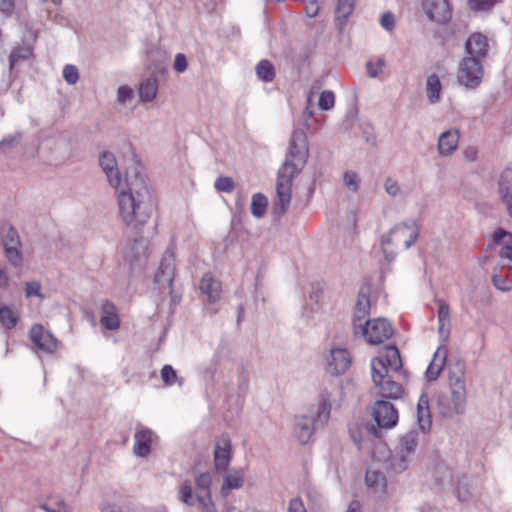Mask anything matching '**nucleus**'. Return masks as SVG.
Here are the masks:
<instances>
[{"mask_svg":"<svg viewBox=\"0 0 512 512\" xmlns=\"http://www.w3.org/2000/svg\"><path fill=\"white\" fill-rule=\"evenodd\" d=\"M418 229L413 222L396 224L382 236L381 248L385 259L393 261L399 252L407 250L417 239Z\"/></svg>","mask_w":512,"mask_h":512,"instance_id":"nucleus-4","label":"nucleus"},{"mask_svg":"<svg viewBox=\"0 0 512 512\" xmlns=\"http://www.w3.org/2000/svg\"><path fill=\"white\" fill-rule=\"evenodd\" d=\"M14 0H0V11L10 13L14 9Z\"/></svg>","mask_w":512,"mask_h":512,"instance_id":"nucleus-58","label":"nucleus"},{"mask_svg":"<svg viewBox=\"0 0 512 512\" xmlns=\"http://www.w3.org/2000/svg\"><path fill=\"white\" fill-rule=\"evenodd\" d=\"M30 338L32 343L43 352L53 353L57 349L56 338L40 324L32 326Z\"/></svg>","mask_w":512,"mask_h":512,"instance_id":"nucleus-16","label":"nucleus"},{"mask_svg":"<svg viewBox=\"0 0 512 512\" xmlns=\"http://www.w3.org/2000/svg\"><path fill=\"white\" fill-rule=\"evenodd\" d=\"M484 75L482 64L473 58H463L457 71V80L460 85L468 88L475 89L481 82Z\"/></svg>","mask_w":512,"mask_h":512,"instance_id":"nucleus-8","label":"nucleus"},{"mask_svg":"<svg viewBox=\"0 0 512 512\" xmlns=\"http://www.w3.org/2000/svg\"><path fill=\"white\" fill-rule=\"evenodd\" d=\"M421 6L428 20L437 25H445L452 18L450 0H422Z\"/></svg>","mask_w":512,"mask_h":512,"instance_id":"nucleus-11","label":"nucleus"},{"mask_svg":"<svg viewBox=\"0 0 512 512\" xmlns=\"http://www.w3.org/2000/svg\"><path fill=\"white\" fill-rule=\"evenodd\" d=\"M335 105V95L332 91H323L318 100V107L321 110H331Z\"/></svg>","mask_w":512,"mask_h":512,"instance_id":"nucleus-44","label":"nucleus"},{"mask_svg":"<svg viewBox=\"0 0 512 512\" xmlns=\"http://www.w3.org/2000/svg\"><path fill=\"white\" fill-rule=\"evenodd\" d=\"M0 322L8 329L13 328L17 323L15 313L9 307L0 308Z\"/></svg>","mask_w":512,"mask_h":512,"instance_id":"nucleus-42","label":"nucleus"},{"mask_svg":"<svg viewBox=\"0 0 512 512\" xmlns=\"http://www.w3.org/2000/svg\"><path fill=\"white\" fill-rule=\"evenodd\" d=\"M369 344H381L393 335L391 324L384 318H375L363 322L358 326Z\"/></svg>","mask_w":512,"mask_h":512,"instance_id":"nucleus-10","label":"nucleus"},{"mask_svg":"<svg viewBox=\"0 0 512 512\" xmlns=\"http://www.w3.org/2000/svg\"><path fill=\"white\" fill-rule=\"evenodd\" d=\"M385 192L391 197H399L403 195V190L398 183V181L394 178L388 177L385 179L383 184Z\"/></svg>","mask_w":512,"mask_h":512,"instance_id":"nucleus-43","label":"nucleus"},{"mask_svg":"<svg viewBox=\"0 0 512 512\" xmlns=\"http://www.w3.org/2000/svg\"><path fill=\"white\" fill-rule=\"evenodd\" d=\"M446 358H447L446 350L441 347L438 348L436 350V352L434 353L433 359L430 362V364L426 370V373H425V376L428 381H434L439 377V375L445 365Z\"/></svg>","mask_w":512,"mask_h":512,"instance_id":"nucleus-28","label":"nucleus"},{"mask_svg":"<svg viewBox=\"0 0 512 512\" xmlns=\"http://www.w3.org/2000/svg\"><path fill=\"white\" fill-rule=\"evenodd\" d=\"M441 82L436 74H431L426 81V93L430 103L434 104L440 100Z\"/></svg>","mask_w":512,"mask_h":512,"instance_id":"nucleus-35","label":"nucleus"},{"mask_svg":"<svg viewBox=\"0 0 512 512\" xmlns=\"http://www.w3.org/2000/svg\"><path fill=\"white\" fill-rule=\"evenodd\" d=\"M20 142V136L19 135H12L4 138L0 142V153L7 152L10 148L14 147L15 145L19 144Z\"/></svg>","mask_w":512,"mask_h":512,"instance_id":"nucleus-50","label":"nucleus"},{"mask_svg":"<svg viewBox=\"0 0 512 512\" xmlns=\"http://www.w3.org/2000/svg\"><path fill=\"white\" fill-rule=\"evenodd\" d=\"M342 182L346 190L351 193H357L360 189L361 178L356 172L347 170L342 175Z\"/></svg>","mask_w":512,"mask_h":512,"instance_id":"nucleus-38","label":"nucleus"},{"mask_svg":"<svg viewBox=\"0 0 512 512\" xmlns=\"http://www.w3.org/2000/svg\"><path fill=\"white\" fill-rule=\"evenodd\" d=\"M493 241L499 247L496 267L512 272V233L498 229L493 234Z\"/></svg>","mask_w":512,"mask_h":512,"instance_id":"nucleus-13","label":"nucleus"},{"mask_svg":"<svg viewBox=\"0 0 512 512\" xmlns=\"http://www.w3.org/2000/svg\"><path fill=\"white\" fill-rule=\"evenodd\" d=\"M133 97V91L128 86H120L117 90V101L120 104H126L131 101Z\"/></svg>","mask_w":512,"mask_h":512,"instance_id":"nucleus-49","label":"nucleus"},{"mask_svg":"<svg viewBox=\"0 0 512 512\" xmlns=\"http://www.w3.org/2000/svg\"><path fill=\"white\" fill-rule=\"evenodd\" d=\"M367 70H368V74H369L370 77H376L378 75V73H379L378 70H375V68L372 67V63L371 62H369L367 64Z\"/></svg>","mask_w":512,"mask_h":512,"instance_id":"nucleus-61","label":"nucleus"},{"mask_svg":"<svg viewBox=\"0 0 512 512\" xmlns=\"http://www.w3.org/2000/svg\"><path fill=\"white\" fill-rule=\"evenodd\" d=\"M438 305L437 319H438V334L442 341H446L450 334V309L448 304L439 299L436 301Z\"/></svg>","mask_w":512,"mask_h":512,"instance_id":"nucleus-25","label":"nucleus"},{"mask_svg":"<svg viewBox=\"0 0 512 512\" xmlns=\"http://www.w3.org/2000/svg\"><path fill=\"white\" fill-rule=\"evenodd\" d=\"M268 200L265 195L256 193L252 196L250 210L253 216L262 218L266 214Z\"/></svg>","mask_w":512,"mask_h":512,"instance_id":"nucleus-36","label":"nucleus"},{"mask_svg":"<svg viewBox=\"0 0 512 512\" xmlns=\"http://www.w3.org/2000/svg\"><path fill=\"white\" fill-rule=\"evenodd\" d=\"M161 379L167 386L178 384L182 386V380L178 377L177 372L171 365H164L160 371Z\"/></svg>","mask_w":512,"mask_h":512,"instance_id":"nucleus-40","label":"nucleus"},{"mask_svg":"<svg viewBox=\"0 0 512 512\" xmlns=\"http://www.w3.org/2000/svg\"><path fill=\"white\" fill-rule=\"evenodd\" d=\"M505 269L495 267L492 274V283L496 289L507 292L512 290V272L504 273Z\"/></svg>","mask_w":512,"mask_h":512,"instance_id":"nucleus-32","label":"nucleus"},{"mask_svg":"<svg viewBox=\"0 0 512 512\" xmlns=\"http://www.w3.org/2000/svg\"><path fill=\"white\" fill-rule=\"evenodd\" d=\"M294 433L301 444L308 443L314 433V419L306 415L297 416Z\"/></svg>","mask_w":512,"mask_h":512,"instance_id":"nucleus-23","label":"nucleus"},{"mask_svg":"<svg viewBox=\"0 0 512 512\" xmlns=\"http://www.w3.org/2000/svg\"><path fill=\"white\" fill-rule=\"evenodd\" d=\"M8 236L10 237V243H5V254L12 264L18 265L22 260V255L18 249V237L16 235V232L13 230L9 231Z\"/></svg>","mask_w":512,"mask_h":512,"instance_id":"nucleus-31","label":"nucleus"},{"mask_svg":"<svg viewBox=\"0 0 512 512\" xmlns=\"http://www.w3.org/2000/svg\"><path fill=\"white\" fill-rule=\"evenodd\" d=\"M477 156H478V151H477V149H475L473 147L466 148L463 151V157H464L465 161H467V162H470V163L475 162L477 160Z\"/></svg>","mask_w":512,"mask_h":512,"instance_id":"nucleus-56","label":"nucleus"},{"mask_svg":"<svg viewBox=\"0 0 512 512\" xmlns=\"http://www.w3.org/2000/svg\"><path fill=\"white\" fill-rule=\"evenodd\" d=\"M104 512H122V510L118 507H112V508L105 510Z\"/></svg>","mask_w":512,"mask_h":512,"instance_id":"nucleus-63","label":"nucleus"},{"mask_svg":"<svg viewBox=\"0 0 512 512\" xmlns=\"http://www.w3.org/2000/svg\"><path fill=\"white\" fill-rule=\"evenodd\" d=\"M33 48L30 44L14 49L10 54V67L13 68L19 61L31 58Z\"/></svg>","mask_w":512,"mask_h":512,"instance_id":"nucleus-39","label":"nucleus"},{"mask_svg":"<svg viewBox=\"0 0 512 512\" xmlns=\"http://www.w3.org/2000/svg\"><path fill=\"white\" fill-rule=\"evenodd\" d=\"M401 357L395 346H387L372 360V380L380 395L399 398L403 393L399 380L402 378Z\"/></svg>","mask_w":512,"mask_h":512,"instance_id":"nucleus-2","label":"nucleus"},{"mask_svg":"<svg viewBox=\"0 0 512 512\" xmlns=\"http://www.w3.org/2000/svg\"><path fill=\"white\" fill-rule=\"evenodd\" d=\"M312 93H310L308 95V98H307V105H306V108L303 112V116H304V120L305 122H307L308 119L312 118L313 115H314V110L312 108Z\"/></svg>","mask_w":512,"mask_h":512,"instance_id":"nucleus-57","label":"nucleus"},{"mask_svg":"<svg viewBox=\"0 0 512 512\" xmlns=\"http://www.w3.org/2000/svg\"><path fill=\"white\" fill-rule=\"evenodd\" d=\"M305 12L307 16L313 18L318 15L319 5L316 0H311L305 7Z\"/></svg>","mask_w":512,"mask_h":512,"instance_id":"nucleus-55","label":"nucleus"},{"mask_svg":"<svg viewBox=\"0 0 512 512\" xmlns=\"http://www.w3.org/2000/svg\"><path fill=\"white\" fill-rule=\"evenodd\" d=\"M211 484L210 474L202 473L196 478V491L193 493L192 483L184 480L178 488L179 500L189 507L198 503L202 512H217L211 497Z\"/></svg>","mask_w":512,"mask_h":512,"instance_id":"nucleus-5","label":"nucleus"},{"mask_svg":"<svg viewBox=\"0 0 512 512\" xmlns=\"http://www.w3.org/2000/svg\"><path fill=\"white\" fill-rule=\"evenodd\" d=\"M373 417L379 428L388 429L397 424L398 411L392 403L380 400L374 404Z\"/></svg>","mask_w":512,"mask_h":512,"instance_id":"nucleus-14","label":"nucleus"},{"mask_svg":"<svg viewBox=\"0 0 512 512\" xmlns=\"http://www.w3.org/2000/svg\"><path fill=\"white\" fill-rule=\"evenodd\" d=\"M102 316L101 323L109 330H116L119 328V319L116 313V307L113 303L105 301L101 307Z\"/></svg>","mask_w":512,"mask_h":512,"instance_id":"nucleus-29","label":"nucleus"},{"mask_svg":"<svg viewBox=\"0 0 512 512\" xmlns=\"http://www.w3.org/2000/svg\"><path fill=\"white\" fill-rule=\"evenodd\" d=\"M465 49L469 56L466 58L476 59L481 63L488 51V40L481 33H473L465 43Z\"/></svg>","mask_w":512,"mask_h":512,"instance_id":"nucleus-18","label":"nucleus"},{"mask_svg":"<svg viewBox=\"0 0 512 512\" xmlns=\"http://www.w3.org/2000/svg\"><path fill=\"white\" fill-rule=\"evenodd\" d=\"M99 165L106 175L108 183L118 194L119 213L123 223L131 233L140 234L141 228L150 218L146 199L149 195L148 185L140 164L133 163L122 179L116 157L111 152H104L99 158Z\"/></svg>","mask_w":512,"mask_h":512,"instance_id":"nucleus-1","label":"nucleus"},{"mask_svg":"<svg viewBox=\"0 0 512 512\" xmlns=\"http://www.w3.org/2000/svg\"><path fill=\"white\" fill-rule=\"evenodd\" d=\"M244 485V474L240 470L229 471L223 479V485L221 487V493L228 495L230 490L240 489Z\"/></svg>","mask_w":512,"mask_h":512,"instance_id":"nucleus-30","label":"nucleus"},{"mask_svg":"<svg viewBox=\"0 0 512 512\" xmlns=\"http://www.w3.org/2000/svg\"><path fill=\"white\" fill-rule=\"evenodd\" d=\"M355 0H338L336 7V20L342 26L354 10Z\"/></svg>","mask_w":512,"mask_h":512,"instance_id":"nucleus-37","label":"nucleus"},{"mask_svg":"<svg viewBox=\"0 0 512 512\" xmlns=\"http://www.w3.org/2000/svg\"><path fill=\"white\" fill-rule=\"evenodd\" d=\"M351 358L346 349H331L326 357V371L331 375H340L347 371Z\"/></svg>","mask_w":512,"mask_h":512,"instance_id":"nucleus-15","label":"nucleus"},{"mask_svg":"<svg viewBox=\"0 0 512 512\" xmlns=\"http://www.w3.org/2000/svg\"><path fill=\"white\" fill-rule=\"evenodd\" d=\"M172 254H165L158 272L155 275V282L163 287L171 288L174 274H175V263Z\"/></svg>","mask_w":512,"mask_h":512,"instance_id":"nucleus-20","label":"nucleus"},{"mask_svg":"<svg viewBox=\"0 0 512 512\" xmlns=\"http://www.w3.org/2000/svg\"><path fill=\"white\" fill-rule=\"evenodd\" d=\"M497 0H469V6L475 11L485 10L494 5Z\"/></svg>","mask_w":512,"mask_h":512,"instance_id":"nucleus-52","label":"nucleus"},{"mask_svg":"<svg viewBox=\"0 0 512 512\" xmlns=\"http://www.w3.org/2000/svg\"><path fill=\"white\" fill-rule=\"evenodd\" d=\"M459 131L457 129H450L443 132L438 139V152L443 157L451 156L459 144Z\"/></svg>","mask_w":512,"mask_h":512,"instance_id":"nucleus-21","label":"nucleus"},{"mask_svg":"<svg viewBox=\"0 0 512 512\" xmlns=\"http://www.w3.org/2000/svg\"><path fill=\"white\" fill-rule=\"evenodd\" d=\"M417 432L409 431L401 437L400 444L396 454L391 459V468L395 472H402L407 469L411 462L412 455L414 454L417 446Z\"/></svg>","mask_w":512,"mask_h":512,"instance_id":"nucleus-9","label":"nucleus"},{"mask_svg":"<svg viewBox=\"0 0 512 512\" xmlns=\"http://www.w3.org/2000/svg\"><path fill=\"white\" fill-rule=\"evenodd\" d=\"M256 73L258 77L265 81H272L274 78V68L269 61L263 60L256 66Z\"/></svg>","mask_w":512,"mask_h":512,"instance_id":"nucleus-41","label":"nucleus"},{"mask_svg":"<svg viewBox=\"0 0 512 512\" xmlns=\"http://www.w3.org/2000/svg\"><path fill=\"white\" fill-rule=\"evenodd\" d=\"M449 394L440 395L437 399L439 414L453 419L465 413L467 391L465 383V365L457 362L454 369L449 370Z\"/></svg>","mask_w":512,"mask_h":512,"instance_id":"nucleus-3","label":"nucleus"},{"mask_svg":"<svg viewBox=\"0 0 512 512\" xmlns=\"http://www.w3.org/2000/svg\"><path fill=\"white\" fill-rule=\"evenodd\" d=\"M365 482L368 487L376 491H382L385 487L386 479L382 472L370 467L366 471Z\"/></svg>","mask_w":512,"mask_h":512,"instance_id":"nucleus-34","label":"nucleus"},{"mask_svg":"<svg viewBox=\"0 0 512 512\" xmlns=\"http://www.w3.org/2000/svg\"><path fill=\"white\" fill-rule=\"evenodd\" d=\"M380 23L384 29L392 31L395 26V17L392 13L387 12L381 17Z\"/></svg>","mask_w":512,"mask_h":512,"instance_id":"nucleus-53","label":"nucleus"},{"mask_svg":"<svg viewBox=\"0 0 512 512\" xmlns=\"http://www.w3.org/2000/svg\"><path fill=\"white\" fill-rule=\"evenodd\" d=\"M43 4H52L55 7H58L61 4L62 0H40Z\"/></svg>","mask_w":512,"mask_h":512,"instance_id":"nucleus-62","label":"nucleus"},{"mask_svg":"<svg viewBox=\"0 0 512 512\" xmlns=\"http://www.w3.org/2000/svg\"><path fill=\"white\" fill-rule=\"evenodd\" d=\"M309 157L308 139L306 134L297 130L293 133L289 152L280 168H288L290 172L299 174L305 167Z\"/></svg>","mask_w":512,"mask_h":512,"instance_id":"nucleus-7","label":"nucleus"},{"mask_svg":"<svg viewBox=\"0 0 512 512\" xmlns=\"http://www.w3.org/2000/svg\"><path fill=\"white\" fill-rule=\"evenodd\" d=\"M36 38H37V34L36 33H31V35H30L31 42H34L36 40Z\"/></svg>","mask_w":512,"mask_h":512,"instance_id":"nucleus-64","label":"nucleus"},{"mask_svg":"<svg viewBox=\"0 0 512 512\" xmlns=\"http://www.w3.org/2000/svg\"><path fill=\"white\" fill-rule=\"evenodd\" d=\"M341 394L342 391L340 387L335 384L324 386L320 389L315 415L317 422L326 423L329 420L332 406L338 404L336 396H340Z\"/></svg>","mask_w":512,"mask_h":512,"instance_id":"nucleus-12","label":"nucleus"},{"mask_svg":"<svg viewBox=\"0 0 512 512\" xmlns=\"http://www.w3.org/2000/svg\"><path fill=\"white\" fill-rule=\"evenodd\" d=\"M158 81L156 78H148L143 81L139 88V96L143 102H151L157 95Z\"/></svg>","mask_w":512,"mask_h":512,"instance_id":"nucleus-33","label":"nucleus"},{"mask_svg":"<svg viewBox=\"0 0 512 512\" xmlns=\"http://www.w3.org/2000/svg\"><path fill=\"white\" fill-rule=\"evenodd\" d=\"M41 508L46 512H70L65 502L61 499L50 500L49 502L43 503Z\"/></svg>","mask_w":512,"mask_h":512,"instance_id":"nucleus-45","label":"nucleus"},{"mask_svg":"<svg viewBox=\"0 0 512 512\" xmlns=\"http://www.w3.org/2000/svg\"><path fill=\"white\" fill-rule=\"evenodd\" d=\"M417 423L422 431H427L431 427V412L429 406V397L422 393L417 403Z\"/></svg>","mask_w":512,"mask_h":512,"instance_id":"nucleus-26","label":"nucleus"},{"mask_svg":"<svg viewBox=\"0 0 512 512\" xmlns=\"http://www.w3.org/2000/svg\"><path fill=\"white\" fill-rule=\"evenodd\" d=\"M216 190L220 192L230 193L234 190L235 184L230 177H219L216 179L214 184Z\"/></svg>","mask_w":512,"mask_h":512,"instance_id":"nucleus-47","label":"nucleus"},{"mask_svg":"<svg viewBox=\"0 0 512 512\" xmlns=\"http://www.w3.org/2000/svg\"><path fill=\"white\" fill-rule=\"evenodd\" d=\"M288 512H306V509L303 502L299 498H295L290 501Z\"/></svg>","mask_w":512,"mask_h":512,"instance_id":"nucleus-54","label":"nucleus"},{"mask_svg":"<svg viewBox=\"0 0 512 512\" xmlns=\"http://www.w3.org/2000/svg\"><path fill=\"white\" fill-rule=\"evenodd\" d=\"M231 458V440L228 436L218 439L214 448V459L217 469H225Z\"/></svg>","mask_w":512,"mask_h":512,"instance_id":"nucleus-22","label":"nucleus"},{"mask_svg":"<svg viewBox=\"0 0 512 512\" xmlns=\"http://www.w3.org/2000/svg\"><path fill=\"white\" fill-rule=\"evenodd\" d=\"M369 310V288L363 287L358 293L353 316V326L356 331L358 330V326H363V322L366 321V317L369 315Z\"/></svg>","mask_w":512,"mask_h":512,"instance_id":"nucleus-19","label":"nucleus"},{"mask_svg":"<svg viewBox=\"0 0 512 512\" xmlns=\"http://www.w3.org/2000/svg\"><path fill=\"white\" fill-rule=\"evenodd\" d=\"M9 285V278L5 272L0 268V287L5 288Z\"/></svg>","mask_w":512,"mask_h":512,"instance_id":"nucleus-59","label":"nucleus"},{"mask_svg":"<svg viewBox=\"0 0 512 512\" xmlns=\"http://www.w3.org/2000/svg\"><path fill=\"white\" fill-rule=\"evenodd\" d=\"M25 295L30 298L32 296H36L40 299H43L44 296L41 292V284L38 281H30L25 284Z\"/></svg>","mask_w":512,"mask_h":512,"instance_id":"nucleus-48","label":"nucleus"},{"mask_svg":"<svg viewBox=\"0 0 512 512\" xmlns=\"http://www.w3.org/2000/svg\"><path fill=\"white\" fill-rule=\"evenodd\" d=\"M152 432L148 429H140L135 433L134 454L139 457H145L151 450Z\"/></svg>","mask_w":512,"mask_h":512,"instance_id":"nucleus-27","label":"nucleus"},{"mask_svg":"<svg viewBox=\"0 0 512 512\" xmlns=\"http://www.w3.org/2000/svg\"><path fill=\"white\" fill-rule=\"evenodd\" d=\"M346 512H362L360 503L357 501L351 502L350 505L348 506Z\"/></svg>","mask_w":512,"mask_h":512,"instance_id":"nucleus-60","label":"nucleus"},{"mask_svg":"<svg viewBox=\"0 0 512 512\" xmlns=\"http://www.w3.org/2000/svg\"><path fill=\"white\" fill-rule=\"evenodd\" d=\"M498 195L507 213L512 217V169H504L498 179Z\"/></svg>","mask_w":512,"mask_h":512,"instance_id":"nucleus-17","label":"nucleus"},{"mask_svg":"<svg viewBox=\"0 0 512 512\" xmlns=\"http://www.w3.org/2000/svg\"><path fill=\"white\" fill-rule=\"evenodd\" d=\"M63 78L69 85H74L79 80V72L76 66L66 65L63 68Z\"/></svg>","mask_w":512,"mask_h":512,"instance_id":"nucleus-46","label":"nucleus"},{"mask_svg":"<svg viewBox=\"0 0 512 512\" xmlns=\"http://www.w3.org/2000/svg\"><path fill=\"white\" fill-rule=\"evenodd\" d=\"M200 290L207 296L209 303H216L221 296V283L212 274L207 273L201 279Z\"/></svg>","mask_w":512,"mask_h":512,"instance_id":"nucleus-24","label":"nucleus"},{"mask_svg":"<svg viewBox=\"0 0 512 512\" xmlns=\"http://www.w3.org/2000/svg\"><path fill=\"white\" fill-rule=\"evenodd\" d=\"M298 174L290 172L288 168H280L278 171L275 195L272 199V214L280 218L289 210L292 200V184Z\"/></svg>","mask_w":512,"mask_h":512,"instance_id":"nucleus-6","label":"nucleus"},{"mask_svg":"<svg viewBox=\"0 0 512 512\" xmlns=\"http://www.w3.org/2000/svg\"><path fill=\"white\" fill-rule=\"evenodd\" d=\"M187 67H188V61H187L186 56L182 53H178L175 56L174 63H173L174 70L178 73H182L187 69Z\"/></svg>","mask_w":512,"mask_h":512,"instance_id":"nucleus-51","label":"nucleus"}]
</instances>
